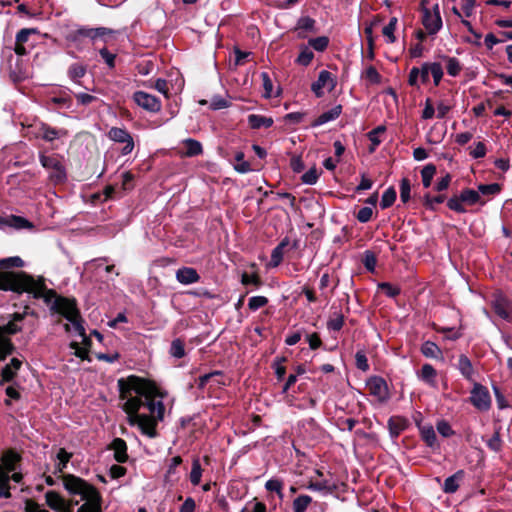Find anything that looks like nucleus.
I'll use <instances>...</instances> for the list:
<instances>
[{"label":"nucleus","mask_w":512,"mask_h":512,"mask_svg":"<svg viewBox=\"0 0 512 512\" xmlns=\"http://www.w3.org/2000/svg\"><path fill=\"white\" fill-rule=\"evenodd\" d=\"M422 24L430 35L436 34L441 29L442 19L438 4L433 7V13L427 8L423 9Z\"/></svg>","instance_id":"ddd939ff"},{"label":"nucleus","mask_w":512,"mask_h":512,"mask_svg":"<svg viewBox=\"0 0 512 512\" xmlns=\"http://www.w3.org/2000/svg\"><path fill=\"white\" fill-rule=\"evenodd\" d=\"M266 490L277 493L280 499H283L282 493L283 481L277 478H271L265 483Z\"/></svg>","instance_id":"5fc2aeb1"},{"label":"nucleus","mask_w":512,"mask_h":512,"mask_svg":"<svg viewBox=\"0 0 512 512\" xmlns=\"http://www.w3.org/2000/svg\"><path fill=\"white\" fill-rule=\"evenodd\" d=\"M176 279L183 285L196 283L200 280L197 270L192 267H182L176 271Z\"/></svg>","instance_id":"412c9836"},{"label":"nucleus","mask_w":512,"mask_h":512,"mask_svg":"<svg viewBox=\"0 0 512 512\" xmlns=\"http://www.w3.org/2000/svg\"><path fill=\"white\" fill-rule=\"evenodd\" d=\"M385 131L386 127L384 125H379L376 128L372 129L370 132H368L367 136L371 142L370 152H373L376 149V147L380 145L381 140L379 138V135L383 134Z\"/></svg>","instance_id":"79ce46f5"},{"label":"nucleus","mask_w":512,"mask_h":512,"mask_svg":"<svg viewBox=\"0 0 512 512\" xmlns=\"http://www.w3.org/2000/svg\"><path fill=\"white\" fill-rule=\"evenodd\" d=\"M84 500L86 502L78 508L77 512H102V497L99 491H97V496L91 494Z\"/></svg>","instance_id":"393cba45"},{"label":"nucleus","mask_w":512,"mask_h":512,"mask_svg":"<svg viewBox=\"0 0 512 512\" xmlns=\"http://www.w3.org/2000/svg\"><path fill=\"white\" fill-rule=\"evenodd\" d=\"M336 86L335 80L332 78V74L327 70L320 71L318 79L312 83L311 90L315 96L320 98L323 96V88L328 87L329 91H332Z\"/></svg>","instance_id":"dca6fc26"},{"label":"nucleus","mask_w":512,"mask_h":512,"mask_svg":"<svg viewBox=\"0 0 512 512\" xmlns=\"http://www.w3.org/2000/svg\"><path fill=\"white\" fill-rule=\"evenodd\" d=\"M491 306L498 317L508 322H511L512 300L509 297L504 295L502 292L497 291L493 294Z\"/></svg>","instance_id":"1a4fd4ad"},{"label":"nucleus","mask_w":512,"mask_h":512,"mask_svg":"<svg viewBox=\"0 0 512 512\" xmlns=\"http://www.w3.org/2000/svg\"><path fill=\"white\" fill-rule=\"evenodd\" d=\"M316 21L309 17L303 16L300 17L297 21L296 30L298 31L299 38H306V34L304 32L316 33Z\"/></svg>","instance_id":"cd10ccee"},{"label":"nucleus","mask_w":512,"mask_h":512,"mask_svg":"<svg viewBox=\"0 0 512 512\" xmlns=\"http://www.w3.org/2000/svg\"><path fill=\"white\" fill-rule=\"evenodd\" d=\"M436 173V166L434 164H428L421 170L422 183L425 188L431 186L432 179Z\"/></svg>","instance_id":"49530a36"},{"label":"nucleus","mask_w":512,"mask_h":512,"mask_svg":"<svg viewBox=\"0 0 512 512\" xmlns=\"http://www.w3.org/2000/svg\"><path fill=\"white\" fill-rule=\"evenodd\" d=\"M159 421L160 420H156V418L154 417L142 414L138 428L140 429L142 434L148 436L149 438H155L158 436L156 427Z\"/></svg>","instance_id":"aec40b11"},{"label":"nucleus","mask_w":512,"mask_h":512,"mask_svg":"<svg viewBox=\"0 0 512 512\" xmlns=\"http://www.w3.org/2000/svg\"><path fill=\"white\" fill-rule=\"evenodd\" d=\"M268 303V299L265 296H253L249 299L248 307L252 311H256Z\"/></svg>","instance_id":"774afa93"},{"label":"nucleus","mask_w":512,"mask_h":512,"mask_svg":"<svg viewBox=\"0 0 512 512\" xmlns=\"http://www.w3.org/2000/svg\"><path fill=\"white\" fill-rule=\"evenodd\" d=\"M446 196L444 194H439L437 196H431L429 193L425 194L423 197V205L429 209L434 211L435 204H441L445 201Z\"/></svg>","instance_id":"09e8293b"},{"label":"nucleus","mask_w":512,"mask_h":512,"mask_svg":"<svg viewBox=\"0 0 512 512\" xmlns=\"http://www.w3.org/2000/svg\"><path fill=\"white\" fill-rule=\"evenodd\" d=\"M63 485L70 494L81 495L82 499L89 497L91 494L97 496L98 490L93 485L72 474L63 477Z\"/></svg>","instance_id":"39448f33"},{"label":"nucleus","mask_w":512,"mask_h":512,"mask_svg":"<svg viewBox=\"0 0 512 512\" xmlns=\"http://www.w3.org/2000/svg\"><path fill=\"white\" fill-rule=\"evenodd\" d=\"M33 48H34V44L25 45L22 43H17L15 41L14 47L12 48V53L16 56L23 58L24 56H27Z\"/></svg>","instance_id":"338daca9"},{"label":"nucleus","mask_w":512,"mask_h":512,"mask_svg":"<svg viewBox=\"0 0 512 512\" xmlns=\"http://www.w3.org/2000/svg\"><path fill=\"white\" fill-rule=\"evenodd\" d=\"M169 353L172 357L181 359L185 356V343L182 339L176 338L171 342Z\"/></svg>","instance_id":"c03bdc74"},{"label":"nucleus","mask_w":512,"mask_h":512,"mask_svg":"<svg viewBox=\"0 0 512 512\" xmlns=\"http://www.w3.org/2000/svg\"><path fill=\"white\" fill-rule=\"evenodd\" d=\"M369 393L376 397L380 402H386L389 399V390L386 381L380 376H373L367 381Z\"/></svg>","instance_id":"2eb2a0df"},{"label":"nucleus","mask_w":512,"mask_h":512,"mask_svg":"<svg viewBox=\"0 0 512 512\" xmlns=\"http://www.w3.org/2000/svg\"><path fill=\"white\" fill-rule=\"evenodd\" d=\"M6 223L13 227V228H16V229H31L33 228V224L27 220L26 218L22 217V216H16V215H11Z\"/></svg>","instance_id":"ea45409f"},{"label":"nucleus","mask_w":512,"mask_h":512,"mask_svg":"<svg viewBox=\"0 0 512 512\" xmlns=\"http://www.w3.org/2000/svg\"><path fill=\"white\" fill-rule=\"evenodd\" d=\"M319 175L317 168L312 167L301 176V180L304 184L313 185L317 182Z\"/></svg>","instance_id":"0e129e2a"},{"label":"nucleus","mask_w":512,"mask_h":512,"mask_svg":"<svg viewBox=\"0 0 512 512\" xmlns=\"http://www.w3.org/2000/svg\"><path fill=\"white\" fill-rule=\"evenodd\" d=\"M24 292L32 294L35 299H43V301L47 305H50V307L58 298H64L63 296L57 295L55 290L48 289L43 277L35 279L32 275L21 271V277L18 287L16 288V293L22 294Z\"/></svg>","instance_id":"f03ea898"},{"label":"nucleus","mask_w":512,"mask_h":512,"mask_svg":"<svg viewBox=\"0 0 512 512\" xmlns=\"http://www.w3.org/2000/svg\"><path fill=\"white\" fill-rule=\"evenodd\" d=\"M183 145L186 148V151L184 154L187 157L198 156L203 153L202 144L195 139H192V138L185 139L183 141Z\"/></svg>","instance_id":"f704fd0d"},{"label":"nucleus","mask_w":512,"mask_h":512,"mask_svg":"<svg viewBox=\"0 0 512 512\" xmlns=\"http://www.w3.org/2000/svg\"><path fill=\"white\" fill-rule=\"evenodd\" d=\"M421 353L427 358H441L442 350L432 341H425L421 346Z\"/></svg>","instance_id":"72a5a7b5"},{"label":"nucleus","mask_w":512,"mask_h":512,"mask_svg":"<svg viewBox=\"0 0 512 512\" xmlns=\"http://www.w3.org/2000/svg\"><path fill=\"white\" fill-rule=\"evenodd\" d=\"M51 311L65 317L74 326L76 332L84 337V343L90 345L91 341L85 336V328L82 325V317L75 299L58 298L52 304Z\"/></svg>","instance_id":"7ed1b4c3"},{"label":"nucleus","mask_w":512,"mask_h":512,"mask_svg":"<svg viewBox=\"0 0 512 512\" xmlns=\"http://www.w3.org/2000/svg\"><path fill=\"white\" fill-rule=\"evenodd\" d=\"M39 160L41 165L47 169L51 170L49 178L55 184H60L66 181L67 174L66 169L58 156L51 155L47 156L43 153H40Z\"/></svg>","instance_id":"423d86ee"},{"label":"nucleus","mask_w":512,"mask_h":512,"mask_svg":"<svg viewBox=\"0 0 512 512\" xmlns=\"http://www.w3.org/2000/svg\"><path fill=\"white\" fill-rule=\"evenodd\" d=\"M120 399H125L132 393H135V397H140L143 401V406L146 407L150 414V417L156 418V420H163L165 413V406L161 400L156 401V397H163L158 386L155 382L136 376L129 375L126 378H120L117 381Z\"/></svg>","instance_id":"f257e3e1"},{"label":"nucleus","mask_w":512,"mask_h":512,"mask_svg":"<svg viewBox=\"0 0 512 512\" xmlns=\"http://www.w3.org/2000/svg\"><path fill=\"white\" fill-rule=\"evenodd\" d=\"M397 22L398 19L396 17H392L389 23L382 30V34L387 38L388 43H394L396 41L394 32L396 30Z\"/></svg>","instance_id":"8fccbe9b"},{"label":"nucleus","mask_w":512,"mask_h":512,"mask_svg":"<svg viewBox=\"0 0 512 512\" xmlns=\"http://www.w3.org/2000/svg\"><path fill=\"white\" fill-rule=\"evenodd\" d=\"M22 456L15 449L5 450L0 457V474L7 476L14 470H19L21 466Z\"/></svg>","instance_id":"9d476101"},{"label":"nucleus","mask_w":512,"mask_h":512,"mask_svg":"<svg viewBox=\"0 0 512 512\" xmlns=\"http://www.w3.org/2000/svg\"><path fill=\"white\" fill-rule=\"evenodd\" d=\"M429 70L433 77L434 85L438 86L444 74L442 65L438 62L430 63Z\"/></svg>","instance_id":"680f3d73"},{"label":"nucleus","mask_w":512,"mask_h":512,"mask_svg":"<svg viewBox=\"0 0 512 512\" xmlns=\"http://www.w3.org/2000/svg\"><path fill=\"white\" fill-rule=\"evenodd\" d=\"M436 376L437 371L431 364H424L418 374L419 379L433 387L436 385Z\"/></svg>","instance_id":"2f4dec72"},{"label":"nucleus","mask_w":512,"mask_h":512,"mask_svg":"<svg viewBox=\"0 0 512 512\" xmlns=\"http://www.w3.org/2000/svg\"><path fill=\"white\" fill-rule=\"evenodd\" d=\"M501 191V186L498 183L480 184L478 186L479 194L483 195H496Z\"/></svg>","instance_id":"e2e57ef3"},{"label":"nucleus","mask_w":512,"mask_h":512,"mask_svg":"<svg viewBox=\"0 0 512 512\" xmlns=\"http://www.w3.org/2000/svg\"><path fill=\"white\" fill-rule=\"evenodd\" d=\"M442 59L446 61L447 73L450 76L456 77L460 74V72L462 70V65L456 57H450V56L443 55Z\"/></svg>","instance_id":"4c0bfd02"},{"label":"nucleus","mask_w":512,"mask_h":512,"mask_svg":"<svg viewBox=\"0 0 512 512\" xmlns=\"http://www.w3.org/2000/svg\"><path fill=\"white\" fill-rule=\"evenodd\" d=\"M14 350V346L9 339L0 337V359L3 361Z\"/></svg>","instance_id":"69168bd1"},{"label":"nucleus","mask_w":512,"mask_h":512,"mask_svg":"<svg viewBox=\"0 0 512 512\" xmlns=\"http://www.w3.org/2000/svg\"><path fill=\"white\" fill-rule=\"evenodd\" d=\"M46 504L57 512H72V504L66 501L58 492L50 490L45 494Z\"/></svg>","instance_id":"f3484780"},{"label":"nucleus","mask_w":512,"mask_h":512,"mask_svg":"<svg viewBox=\"0 0 512 512\" xmlns=\"http://www.w3.org/2000/svg\"><path fill=\"white\" fill-rule=\"evenodd\" d=\"M24 261L19 256L8 257L0 260V269L21 268Z\"/></svg>","instance_id":"603ef678"},{"label":"nucleus","mask_w":512,"mask_h":512,"mask_svg":"<svg viewBox=\"0 0 512 512\" xmlns=\"http://www.w3.org/2000/svg\"><path fill=\"white\" fill-rule=\"evenodd\" d=\"M273 123L274 121L271 117L258 114H250L248 116V124L252 129H260L262 127L269 128Z\"/></svg>","instance_id":"7c9ffc66"},{"label":"nucleus","mask_w":512,"mask_h":512,"mask_svg":"<svg viewBox=\"0 0 512 512\" xmlns=\"http://www.w3.org/2000/svg\"><path fill=\"white\" fill-rule=\"evenodd\" d=\"M344 315L341 312H334L327 321V328L330 331H340L344 325Z\"/></svg>","instance_id":"37998d69"},{"label":"nucleus","mask_w":512,"mask_h":512,"mask_svg":"<svg viewBox=\"0 0 512 512\" xmlns=\"http://www.w3.org/2000/svg\"><path fill=\"white\" fill-rule=\"evenodd\" d=\"M363 265L369 272H374L377 264V258L374 252L367 250L364 252Z\"/></svg>","instance_id":"052dcab7"},{"label":"nucleus","mask_w":512,"mask_h":512,"mask_svg":"<svg viewBox=\"0 0 512 512\" xmlns=\"http://www.w3.org/2000/svg\"><path fill=\"white\" fill-rule=\"evenodd\" d=\"M87 68V64L80 62L72 63L67 69V76L75 84H81V79L86 75Z\"/></svg>","instance_id":"a878e982"},{"label":"nucleus","mask_w":512,"mask_h":512,"mask_svg":"<svg viewBox=\"0 0 512 512\" xmlns=\"http://www.w3.org/2000/svg\"><path fill=\"white\" fill-rule=\"evenodd\" d=\"M202 468L198 459L193 460L190 472V481L193 485H198L201 481Z\"/></svg>","instance_id":"bf43d9fd"},{"label":"nucleus","mask_w":512,"mask_h":512,"mask_svg":"<svg viewBox=\"0 0 512 512\" xmlns=\"http://www.w3.org/2000/svg\"><path fill=\"white\" fill-rule=\"evenodd\" d=\"M411 198V184L408 178H402L400 181V199L407 203Z\"/></svg>","instance_id":"13d9d810"},{"label":"nucleus","mask_w":512,"mask_h":512,"mask_svg":"<svg viewBox=\"0 0 512 512\" xmlns=\"http://www.w3.org/2000/svg\"><path fill=\"white\" fill-rule=\"evenodd\" d=\"M355 365L357 369L367 372L370 369L368 358L364 350H359L355 354Z\"/></svg>","instance_id":"4d7b16f0"},{"label":"nucleus","mask_w":512,"mask_h":512,"mask_svg":"<svg viewBox=\"0 0 512 512\" xmlns=\"http://www.w3.org/2000/svg\"><path fill=\"white\" fill-rule=\"evenodd\" d=\"M109 449L114 451V459L118 463H125L128 460L127 444L122 438H115L109 445Z\"/></svg>","instance_id":"4be33fe9"},{"label":"nucleus","mask_w":512,"mask_h":512,"mask_svg":"<svg viewBox=\"0 0 512 512\" xmlns=\"http://www.w3.org/2000/svg\"><path fill=\"white\" fill-rule=\"evenodd\" d=\"M107 136L110 140L117 143H124L125 146L121 149L122 155L130 154L134 149V140L132 135L125 128L112 127Z\"/></svg>","instance_id":"f8f14e48"},{"label":"nucleus","mask_w":512,"mask_h":512,"mask_svg":"<svg viewBox=\"0 0 512 512\" xmlns=\"http://www.w3.org/2000/svg\"><path fill=\"white\" fill-rule=\"evenodd\" d=\"M457 369L466 380H473L474 368L471 360L465 354L459 355Z\"/></svg>","instance_id":"c756f323"},{"label":"nucleus","mask_w":512,"mask_h":512,"mask_svg":"<svg viewBox=\"0 0 512 512\" xmlns=\"http://www.w3.org/2000/svg\"><path fill=\"white\" fill-rule=\"evenodd\" d=\"M67 135V131L63 129H56L50 125L41 122L36 128L35 137L41 138L46 142H52L55 139L64 137Z\"/></svg>","instance_id":"a211bd4d"},{"label":"nucleus","mask_w":512,"mask_h":512,"mask_svg":"<svg viewBox=\"0 0 512 512\" xmlns=\"http://www.w3.org/2000/svg\"><path fill=\"white\" fill-rule=\"evenodd\" d=\"M501 426H497L494 428V433L492 435L491 438H489L487 441H486V445L487 447L495 452V453H498L502 450L503 448V441L501 439Z\"/></svg>","instance_id":"473e14b6"},{"label":"nucleus","mask_w":512,"mask_h":512,"mask_svg":"<svg viewBox=\"0 0 512 512\" xmlns=\"http://www.w3.org/2000/svg\"><path fill=\"white\" fill-rule=\"evenodd\" d=\"M480 201V194L478 191L466 188L461 191L459 196H453L447 201V207L457 213H465L466 209L463 203L474 205Z\"/></svg>","instance_id":"0eeeda50"},{"label":"nucleus","mask_w":512,"mask_h":512,"mask_svg":"<svg viewBox=\"0 0 512 512\" xmlns=\"http://www.w3.org/2000/svg\"><path fill=\"white\" fill-rule=\"evenodd\" d=\"M312 501V497L307 494L298 495L292 502V511L305 512Z\"/></svg>","instance_id":"c9c22d12"},{"label":"nucleus","mask_w":512,"mask_h":512,"mask_svg":"<svg viewBox=\"0 0 512 512\" xmlns=\"http://www.w3.org/2000/svg\"><path fill=\"white\" fill-rule=\"evenodd\" d=\"M464 476V470L456 471L453 475L445 479L442 490L447 494L455 493L459 488V482L463 480Z\"/></svg>","instance_id":"bb28decb"},{"label":"nucleus","mask_w":512,"mask_h":512,"mask_svg":"<svg viewBox=\"0 0 512 512\" xmlns=\"http://www.w3.org/2000/svg\"><path fill=\"white\" fill-rule=\"evenodd\" d=\"M125 403L122 406L123 411L128 415L127 421L130 426H138L141 421L139 410L143 406V401L140 397H133L132 394L124 399Z\"/></svg>","instance_id":"9b49d317"},{"label":"nucleus","mask_w":512,"mask_h":512,"mask_svg":"<svg viewBox=\"0 0 512 512\" xmlns=\"http://www.w3.org/2000/svg\"><path fill=\"white\" fill-rule=\"evenodd\" d=\"M314 58V53L307 46H301L300 53L296 59V63L302 66H308Z\"/></svg>","instance_id":"de8ad7c7"},{"label":"nucleus","mask_w":512,"mask_h":512,"mask_svg":"<svg viewBox=\"0 0 512 512\" xmlns=\"http://www.w3.org/2000/svg\"><path fill=\"white\" fill-rule=\"evenodd\" d=\"M307 489L312 491H325L326 493H333L337 489V486L335 484H330L327 480L320 482L310 481L307 485Z\"/></svg>","instance_id":"a19ab883"},{"label":"nucleus","mask_w":512,"mask_h":512,"mask_svg":"<svg viewBox=\"0 0 512 512\" xmlns=\"http://www.w3.org/2000/svg\"><path fill=\"white\" fill-rule=\"evenodd\" d=\"M433 329L438 333L445 334V338L448 340L455 341L462 337V333L460 331H456L454 328L451 327H440L434 324Z\"/></svg>","instance_id":"864d4df0"},{"label":"nucleus","mask_w":512,"mask_h":512,"mask_svg":"<svg viewBox=\"0 0 512 512\" xmlns=\"http://www.w3.org/2000/svg\"><path fill=\"white\" fill-rule=\"evenodd\" d=\"M342 113V105H336L330 110L319 115L312 123L311 127L315 128L330 121L336 120Z\"/></svg>","instance_id":"b1692460"},{"label":"nucleus","mask_w":512,"mask_h":512,"mask_svg":"<svg viewBox=\"0 0 512 512\" xmlns=\"http://www.w3.org/2000/svg\"><path fill=\"white\" fill-rule=\"evenodd\" d=\"M21 277V271H4L0 272V290L12 291L16 293Z\"/></svg>","instance_id":"6ab92c4d"},{"label":"nucleus","mask_w":512,"mask_h":512,"mask_svg":"<svg viewBox=\"0 0 512 512\" xmlns=\"http://www.w3.org/2000/svg\"><path fill=\"white\" fill-rule=\"evenodd\" d=\"M470 403L479 411H488L491 408V396L484 385L475 382L470 392Z\"/></svg>","instance_id":"6e6552de"},{"label":"nucleus","mask_w":512,"mask_h":512,"mask_svg":"<svg viewBox=\"0 0 512 512\" xmlns=\"http://www.w3.org/2000/svg\"><path fill=\"white\" fill-rule=\"evenodd\" d=\"M378 289L384 292L390 298H395L401 293V289L399 286L392 285L389 282L379 283Z\"/></svg>","instance_id":"6e6d98bb"},{"label":"nucleus","mask_w":512,"mask_h":512,"mask_svg":"<svg viewBox=\"0 0 512 512\" xmlns=\"http://www.w3.org/2000/svg\"><path fill=\"white\" fill-rule=\"evenodd\" d=\"M397 193L393 186L386 189V191L383 193L381 201H380V207L381 209H387L391 207L394 202L396 201Z\"/></svg>","instance_id":"a18cd8bd"},{"label":"nucleus","mask_w":512,"mask_h":512,"mask_svg":"<svg viewBox=\"0 0 512 512\" xmlns=\"http://www.w3.org/2000/svg\"><path fill=\"white\" fill-rule=\"evenodd\" d=\"M309 46H311L314 50L318 52H323L327 49L329 45V38L327 36H319L316 38H311L308 41Z\"/></svg>","instance_id":"3c124183"},{"label":"nucleus","mask_w":512,"mask_h":512,"mask_svg":"<svg viewBox=\"0 0 512 512\" xmlns=\"http://www.w3.org/2000/svg\"><path fill=\"white\" fill-rule=\"evenodd\" d=\"M133 100L138 106L149 112L157 113L161 110L160 99L144 91H136L133 94Z\"/></svg>","instance_id":"4468645a"},{"label":"nucleus","mask_w":512,"mask_h":512,"mask_svg":"<svg viewBox=\"0 0 512 512\" xmlns=\"http://www.w3.org/2000/svg\"><path fill=\"white\" fill-rule=\"evenodd\" d=\"M409 422L406 418L400 416H392L388 420V428L392 437H398L404 430L408 428Z\"/></svg>","instance_id":"c85d7f7f"},{"label":"nucleus","mask_w":512,"mask_h":512,"mask_svg":"<svg viewBox=\"0 0 512 512\" xmlns=\"http://www.w3.org/2000/svg\"><path fill=\"white\" fill-rule=\"evenodd\" d=\"M421 438L427 446L434 448L437 446V437L433 426L427 425L420 427Z\"/></svg>","instance_id":"e433bc0d"},{"label":"nucleus","mask_w":512,"mask_h":512,"mask_svg":"<svg viewBox=\"0 0 512 512\" xmlns=\"http://www.w3.org/2000/svg\"><path fill=\"white\" fill-rule=\"evenodd\" d=\"M2 56L4 59L3 65L14 83L22 82L29 78L27 61L22 57L14 55L11 47H5L2 51Z\"/></svg>","instance_id":"20e7f679"},{"label":"nucleus","mask_w":512,"mask_h":512,"mask_svg":"<svg viewBox=\"0 0 512 512\" xmlns=\"http://www.w3.org/2000/svg\"><path fill=\"white\" fill-rule=\"evenodd\" d=\"M22 361L18 358H12L10 363L3 367L1 375L2 379L0 380V385H3L5 382L12 381L17 375V371L21 368Z\"/></svg>","instance_id":"5701e85b"},{"label":"nucleus","mask_w":512,"mask_h":512,"mask_svg":"<svg viewBox=\"0 0 512 512\" xmlns=\"http://www.w3.org/2000/svg\"><path fill=\"white\" fill-rule=\"evenodd\" d=\"M39 34H40V31L37 28H23V29H20L16 33L15 41L17 43H22V44H25V45H31L32 43H29L30 42V37L32 35H39Z\"/></svg>","instance_id":"58836bf2"}]
</instances>
